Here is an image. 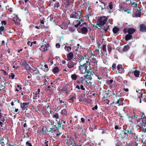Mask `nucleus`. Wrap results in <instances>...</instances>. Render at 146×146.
Segmentation results:
<instances>
[{
    "mask_svg": "<svg viewBox=\"0 0 146 146\" xmlns=\"http://www.w3.org/2000/svg\"><path fill=\"white\" fill-rule=\"evenodd\" d=\"M90 64L85 63L79 65L78 70L81 74H92V71L90 66Z\"/></svg>",
    "mask_w": 146,
    "mask_h": 146,
    "instance_id": "nucleus-1",
    "label": "nucleus"
},
{
    "mask_svg": "<svg viewBox=\"0 0 146 146\" xmlns=\"http://www.w3.org/2000/svg\"><path fill=\"white\" fill-rule=\"evenodd\" d=\"M107 18L105 16L101 17L99 18L97 24L98 26L101 28H103L102 29L104 30L105 32L107 31L109 28V26L107 25H106L105 26H104L107 21Z\"/></svg>",
    "mask_w": 146,
    "mask_h": 146,
    "instance_id": "nucleus-2",
    "label": "nucleus"
},
{
    "mask_svg": "<svg viewBox=\"0 0 146 146\" xmlns=\"http://www.w3.org/2000/svg\"><path fill=\"white\" fill-rule=\"evenodd\" d=\"M75 133L74 135V136H72L70 137L69 140L70 141L71 143L70 144V145H72V143L77 142H80L81 141V140L79 139L78 135H77Z\"/></svg>",
    "mask_w": 146,
    "mask_h": 146,
    "instance_id": "nucleus-3",
    "label": "nucleus"
},
{
    "mask_svg": "<svg viewBox=\"0 0 146 146\" xmlns=\"http://www.w3.org/2000/svg\"><path fill=\"white\" fill-rule=\"evenodd\" d=\"M70 18L76 19H80L81 18V14L80 12H74L70 15Z\"/></svg>",
    "mask_w": 146,
    "mask_h": 146,
    "instance_id": "nucleus-4",
    "label": "nucleus"
},
{
    "mask_svg": "<svg viewBox=\"0 0 146 146\" xmlns=\"http://www.w3.org/2000/svg\"><path fill=\"white\" fill-rule=\"evenodd\" d=\"M49 44H43L41 45L39 49L41 51L42 54L45 52L47 51L49 47Z\"/></svg>",
    "mask_w": 146,
    "mask_h": 146,
    "instance_id": "nucleus-5",
    "label": "nucleus"
},
{
    "mask_svg": "<svg viewBox=\"0 0 146 146\" xmlns=\"http://www.w3.org/2000/svg\"><path fill=\"white\" fill-rule=\"evenodd\" d=\"M130 129L129 128H126V129L124 130V136H121V138L124 139L125 138H128V134L130 133Z\"/></svg>",
    "mask_w": 146,
    "mask_h": 146,
    "instance_id": "nucleus-6",
    "label": "nucleus"
},
{
    "mask_svg": "<svg viewBox=\"0 0 146 146\" xmlns=\"http://www.w3.org/2000/svg\"><path fill=\"white\" fill-rule=\"evenodd\" d=\"M130 135L131 139H134L135 141H138V135H137L136 133L134 132L132 129H130Z\"/></svg>",
    "mask_w": 146,
    "mask_h": 146,
    "instance_id": "nucleus-7",
    "label": "nucleus"
},
{
    "mask_svg": "<svg viewBox=\"0 0 146 146\" xmlns=\"http://www.w3.org/2000/svg\"><path fill=\"white\" fill-rule=\"evenodd\" d=\"M107 11L110 13H111L113 11V4L112 2H110L109 3L108 6L107 8Z\"/></svg>",
    "mask_w": 146,
    "mask_h": 146,
    "instance_id": "nucleus-8",
    "label": "nucleus"
},
{
    "mask_svg": "<svg viewBox=\"0 0 146 146\" xmlns=\"http://www.w3.org/2000/svg\"><path fill=\"white\" fill-rule=\"evenodd\" d=\"M22 66L23 67H24L26 70L32 72V69L29 66V65L27 64L25 61L22 63Z\"/></svg>",
    "mask_w": 146,
    "mask_h": 146,
    "instance_id": "nucleus-9",
    "label": "nucleus"
},
{
    "mask_svg": "<svg viewBox=\"0 0 146 146\" xmlns=\"http://www.w3.org/2000/svg\"><path fill=\"white\" fill-rule=\"evenodd\" d=\"M141 126L142 128L146 127V117L145 116L142 118L140 127H141Z\"/></svg>",
    "mask_w": 146,
    "mask_h": 146,
    "instance_id": "nucleus-10",
    "label": "nucleus"
},
{
    "mask_svg": "<svg viewBox=\"0 0 146 146\" xmlns=\"http://www.w3.org/2000/svg\"><path fill=\"white\" fill-rule=\"evenodd\" d=\"M29 104V102L23 103L21 104V107L22 110H27L28 109V106Z\"/></svg>",
    "mask_w": 146,
    "mask_h": 146,
    "instance_id": "nucleus-11",
    "label": "nucleus"
},
{
    "mask_svg": "<svg viewBox=\"0 0 146 146\" xmlns=\"http://www.w3.org/2000/svg\"><path fill=\"white\" fill-rule=\"evenodd\" d=\"M0 143H6L7 145L8 143V137L6 136L5 139L3 137L0 140Z\"/></svg>",
    "mask_w": 146,
    "mask_h": 146,
    "instance_id": "nucleus-12",
    "label": "nucleus"
},
{
    "mask_svg": "<svg viewBox=\"0 0 146 146\" xmlns=\"http://www.w3.org/2000/svg\"><path fill=\"white\" fill-rule=\"evenodd\" d=\"M76 63L72 61H70L69 62L67 65V67L69 68H71L74 67V66L76 65Z\"/></svg>",
    "mask_w": 146,
    "mask_h": 146,
    "instance_id": "nucleus-13",
    "label": "nucleus"
},
{
    "mask_svg": "<svg viewBox=\"0 0 146 146\" xmlns=\"http://www.w3.org/2000/svg\"><path fill=\"white\" fill-rule=\"evenodd\" d=\"M77 24L74 25V27L76 28H78L79 26H82L83 24L84 23V21L82 19H81L80 21H77Z\"/></svg>",
    "mask_w": 146,
    "mask_h": 146,
    "instance_id": "nucleus-14",
    "label": "nucleus"
},
{
    "mask_svg": "<svg viewBox=\"0 0 146 146\" xmlns=\"http://www.w3.org/2000/svg\"><path fill=\"white\" fill-rule=\"evenodd\" d=\"M63 124H65L66 123V121L61 120V121H59L58 122V127H59L62 126V128H63V127H65V125L64 124H63Z\"/></svg>",
    "mask_w": 146,
    "mask_h": 146,
    "instance_id": "nucleus-15",
    "label": "nucleus"
},
{
    "mask_svg": "<svg viewBox=\"0 0 146 146\" xmlns=\"http://www.w3.org/2000/svg\"><path fill=\"white\" fill-rule=\"evenodd\" d=\"M13 21L17 25H19L20 24L19 22L21 21V19H19L17 16H16L13 19Z\"/></svg>",
    "mask_w": 146,
    "mask_h": 146,
    "instance_id": "nucleus-16",
    "label": "nucleus"
},
{
    "mask_svg": "<svg viewBox=\"0 0 146 146\" xmlns=\"http://www.w3.org/2000/svg\"><path fill=\"white\" fill-rule=\"evenodd\" d=\"M139 28L141 31L142 32H145L146 31V26L144 24L140 25Z\"/></svg>",
    "mask_w": 146,
    "mask_h": 146,
    "instance_id": "nucleus-17",
    "label": "nucleus"
},
{
    "mask_svg": "<svg viewBox=\"0 0 146 146\" xmlns=\"http://www.w3.org/2000/svg\"><path fill=\"white\" fill-rule=\"evenodd\" d=\"M91 74H87L86 75L84 76V77L85 78V80L86 81V82H87V81L89 80H91L92 78L90 76Z\"/></svg>",
    "mask_w": 146,
    "mask_h": 146,
    "instance_id": "nucleus-18",
    "label": "nucleus"
},
{
    "mask_svg": "<svg viewBox=\"0 0 146 146\" xmlns=\"http://www.w3.org/2000/svg\"><path fill=\"white\" fill-rule=\"evenodd\" d=\"M88 30L87 28L85 27H83L81 29V32H80L83 34H86L87 33Z\"/></svg>",
    "mask_w": 146,
    "mask_h": 146,
    "instance_id": "nucleus-19",
    "label": "nucleus"
},
{
    "mask_svg": "<svg viewBox=\"0 0 146 146\" xmlns=\"http://www.w3.org/2000/svg\"><path fill=\"white\" fill-rule=\"evenodd\" d=\"M45 111L46 113H51V108L49 107V104H48V105L45 106Z\"/></svg>",
    "mask_w": 146,
    "mask_h": 146,
    "instance_id": "nucleus-20",
    "label": "nucleus"
},
{
    "mask_svg": "<svg viewBox=\"0 0 146 146\" xmlns=\"http://www.w3.org/2000/svg\"><path fill=\"white\" fill-rule=\"evenodd\" d=\"M73 56V54L72 52L68 53L66 55L67 57L68 60H70L72 59Z\"/></svg>",
    "mask_w": 146,
    "mask_h": 146,
    "instance_id": "nucleus-21",
    "label": "nucleus"
},
{
    "mask_svg": "<svg viewBox=\"0 0 146 146\" xmlns=\"http://www.w3.org/2000/svg\"><path fill=\"white\" fill-rule=\"evenodd\" d=\"M136 30L135 29L133 28H129L127 30L128 33L130 35H132L133 33Z\"/></svg>",
    "mask_w": 146,
    "mask_h": 146,
    "instance_id": "nucleus-22",
    "label": "nucleus"
},
{
    "mask_svg": "<svg viewBox=\"0 0 146 146\" xmlns=\"http://www.w3.org/2000/svg\"><path fill=\"white\" fill-rule=\"evenodd\" d=\"M33 93L34 94L33 96V98L35 99H37V98H38L39 95V94L37 93V92H33Z\"/></svg>",
    "mask_w": 146,
    "mask_h": 146,
    "instance_id": "nucleus-23",
    "label": "nucleus"
},
{
    "mask_svg": "<svg viewBox=\"0 0 146 146\" xmlns=\"http://www.w3.org/2000/svg\"><path fill=\"white\" fill-rule=\"evenodd\" d=\"M95 76L97 77L98 79H97V80H98V82L100 83V84H101V81L102 80V77L100 76H99L96 75H95Z\"/></svg>",
    "mask_w": 146,
    "mask_h": 146,
    "instance_id": "nucleus-24",
    "label": "nucleus"
},
{
    "mask_svg": "<svg viewBox=\"0 0 146 146\" xmlns=\"http://www.w3.org/2000/svg\"><path fill=\"white\" fill-rule=\"evenodd\" d=\"M33 72L34 73L33 74H37L39 73V70L36 68H35V69L34 70L32 69V73Z\"/></svg>",
    "mask_w": 146,
    "mask_h": 146,
    "instance_id": "nucleus-25",
    "label": "nucleus"
},
{
    "mask_svg": "<svg viewBox=\"0 0 146 146\" xmlns=\"http://www.w3.org/2000/svg\"><path fill=\"white\" fill-rule=\"evenodd\" d=\"M119 29L116 27H115L113 29L112 31L114 34H116L119 31Z\"/></svg>",
    "mask_w": 146,
    "mask_h": 146,
    "instance_id": "nucleus-26",
    "label": "nucleus"
},
{
    "mask_svg": "<svg viewBox=\"0 0 146 146\" xmlns=\"http://www.w3.org/2000/svg\"><path fill=\"white\" fill-rule=\"evenodd\" d=\"M78 76L75 74H74L71 75V78L72 80H75L77 79Z\"/></svg>",
    "mask_w": 146,
    "mask_h": 146,
    "instance_id": "nucleus-27",
    "label": "nucleus"
},
{
    "mask_svg": "<svg viewBox=\"0 0 146 146\" xmlns=\"http://www.w3.org/2000/svg\"><path fill=\"white\" fill-rule=\"evenodd\" d=\"M131 35H127L125 36V39L126 40H128L131 38L132 37Z\"/></svg>",
    "mask_w": 146,
    "mask_h": 146,
    "instance_id": "nucleus-28",
    "label": "nucleus"
},
{
    "mask_svg": "<svg viewBox=\"0 0 146 146\" xmlns=\"http://www.w3.org/2000/svg\"><path fill=\"white\" fill-rule=\"evenodd\" d=\"M61 113L63 115L66 116L67 115V111L65 109H63L61 111Z\"/></svg>",
    "mask_w": 146,
    "mask_h": 146,
    "instance_id": "nucleus-29",
    "label": "nucleus"
},
{
    "mask_svg": "<svg viewBox=\"0 0 146 146\" xmlns=\"http://www.w3.org/2000/svg\"><path fill=\"white\" fill-rule=\"evenodd\" d=\"M64 49L66 50L68 52H70L72 49V47L70 46H65L64 47Z\"/></svg>",
    "mask_w": 146,
    "mask_h": 146,
    "instance_id": "nucleus-30",
    "label": "nucleus"
},
{
    "mask_svg": "<svg viewBox=\"0 0 146 146\" xmlns=\"http://www.w3.org/2000/svg\"><path fill=\"white\" fill-rule=\"evenodd\" d=\"M130 2L133 7L135 8L137 7V3L135 2H133L131 1H130Z\"/></svg>",
    "mask_w": 146,
    "mask_h": 146,
    "instance_id": "nucleus-31",
    "label": "nucleus"
},
{
    "mask_svg": "<svg viewBox=\"0 0 146 146\" xmlns=\"http://www.w3.org/2000/svg\"><path fill=\"white\" fill-rule=\"evenodd\" d=\"M78 56L79 57V58H80V59L79 60V65H80L81 64V62L82 60H83L84 59V57L83 56L80 55L79 56V55H78Z\"/></svg>",
    "mask_w": 146,
    "mask_h": 146,
    "instance_id": "nucleus-32",
    "label": "nucleus"
},
{
    "mask_svg": "<svg viewBox=\"0 0 146 146\" xmlns=\"http://www.w3.org/2000/svg\"><path fill=\"white\" fill-rule=\"evenodd\" d=\"M59 69L57 67H56L53 69V72L54 73H57L59 72Z\"/></svg>",
    "mask_w": 146,
    "mask_h": 146,
    "instance_id": "nucleus-33",
    "label": "nucleus"
},
{
    "mask_svg": "<svg viewBox=\"0 0 146 146\" xmlns=\"http://www.w3.org/2000/svg\"><path fill=\"white\" fill-rule=\"evenodd\" d=\"M134 74L135 77H138L139 76V72L136 70L134 72Z\"/></svg>",
    "mask_w": 146,
    "mask_h": 146,
    "instance_id": "nucleus-34",
    "label": "nucleus"
},
{
    "mask_svg": "<svg viewBox=\"0 0 146 146\" xmlns=\"http://www.w3.org/2000/svg\"><path fill=\"white\" fill-rule=\"evenodd\" d=\"M122 101H117L115 103V104H118V106H122L123 105L124 103L122 102Z\"/></svg>",
    "mask_w": 146,
    "mask_h": 146,
    "instance_id": "nucleus-35",
    "label": "nucleus"
},
{
    "mask_svg": "<svg viewBox=\"0 0 146 146\" xmlns=\"http://www.w3.org/2000/svg\"><path fill=\"white\" fill-rule=\"evenodd\" d=\"M123 69L122 65L121 64H119L117 66V70L119 71H121Z\"/></svg>",
    "mask_w": 146,
    "mask_h": 146,
    "instance_id": "nucleus-36",
    "label": "nucleus"
},
{
    "mask_svg": "<svg viewBox=\"0 0 146 146\" xmlns=\"http://www.w3.org/2000/svg\"><path fill=\"white\" fill-rule=\"evenodd\" d=\"M129 49V47L128 45H126L124 46L123 48L124 51H127Z\"/></svg>",
    "mask_w": 146,
    "mask_h": 146,
    "instance_id": "nucleus-37",
    "label": "nucleus"
},
{
    "mask_svg": "<svg viewBox=\"0 0 146 146\" xmlns=\"http://www.w3.org/2000/svg\"><path fill=\"white\" fill-rule=\"evenodd\" d=\"M141 14L139 13H136L134 14V16H133L134 17H140Z\"/></svg>",
    "mask_w": 146,
    "mask_h": 146,
    "instance_id": "nucleus-38",
    "label": "nucleus"
},
{
    "mask_svg": "<svg viewBox=\"0 0 146 146\" xmlns=\"http://www.w3.org/2000/svg\"><path fill=\"white\" fill-rule=\"evenodd\" d=\"M143 95V93L141 92H140L139 93V95H138V97L140 98V100H141V98H142V96Z\"/></svg>",
    "mask_w": 146,
    "mask_h": 146,
    "instance_id": "nucleus-39",
    "label": "nucleus"
},
{
    "mask_svg": "<svg viewBox=\"0 0 146 146\" xmlns=\"http://www.w3.org/2000/svg\"><path fill=\"white\" fill-rule=\"evenodd\" d=\"M44 78L45 82H47L49 81L50 79L49 77L47 76L46 75H45Z\"/></svg>",
    "mask_w": 146,
    "mask_h": 146,
    "instance_id": "nucleus-40",
    "label": "nucleus"
},
{
    "mask_svg": "<svg viewBox=\"0 0 146 146\" xmlns=\"http://www.w3.org/2000/svg\"><path fill=\"white\" fill-rule=\"evenodd\" d=\"M60 101V103L61 104H62V103H63V104H63V105H65V106L68 105V103H66V101Z\"/></svg>",
    "mask_w": 146,
    "mask_h": 146,
    "instance_id": "nucleus-41",
    "label": "nucleus"
},
{
    "mask_svg": "<svg viewBox=\"0 0 146 146\" xmlns=\"http://www.w3.org/2000/svg\"><path fill=\"white\" fill-rule=\"evenodd\" d=\"M122 142L120 141H118L117 143L116 146H121Z\"/></svg>",
    "mask_w": 146,
    "mask_h": 146,
    "instance_id": "nucleus-42",
    "label": "nucleus"
},
{
    "mask_svg": "<svg viewBox=\"0 0 146 146\" xmlns=\"http://www.w3.org/2000/svg\"><path fill=\"white\" fill-rule=\"evenodd\" d=\"M53 117H55L56 119H58L59 118L58 114V113H56L53 115Z\"/></svg>",
    "mask_w": 146,
    "mask_h": 146,
    "instance_id": "nucleus-43",
    "label": "nucleus"
},
{
    "mask_svg": "<svg viewBox=\"0 0 146 146\" xmlns=\"http://www.w3.org/2000/svg\"><path fill=\"white\" fill-rule=\"evenodd\" d=\"M47 132H51V133H52L53 132V128H48H48Z\"/></svg>",
    "mask_w": 146,
    "mask_h": 146,
    "instance_id": "nucleus-44",
    "label": "nucleus"
},
{
    "mask_svg": "<svg viewBox=\"0 0 146 146\" xmlns=\"http://www.w3.org/2000/svg\"><path fill=\"white\" fill-rule=\"evenodd\" d=\"M74 145V146H82V144H81L80 143L76 142L73 143Z\"/></svg>",
    "mask_w": 146,
    "mask_h": 146,
    "instance_id": "nucleus-45",
    "label": "nucleus"
},
{
    "mask_svg": "<svg viewBox=\"0 0 146 146\" xmlns=\"http://www.w3.org/2000/svg\"><path fill=\"white\" fill-rule=\"evenodd\" d=\"M113 80L112 79H110L109 80V81H108V83L109 84H110V86L111 87L112 85V83H113Z\"/></svg>",
    "mask_w": 146,
    "mask_h": 146,
    "instance_id": "nucleus-46",
    "label": "nucleus"
},
{
    "mask_svg": "<svg viewBox=\"0 0 146 146\" xmlns=\"http://www.w3.org/2000/svg\"><path fill=\"white\" fill-rule=\"evenodd\" d=\"M112 68L113 70L115 71L116 68V64H113L112 65Z\"/></svg>",
    "mask_w": 146,
    "mask_h": 146,
    "instance_id": "nucleus-47",
    "label": "nucleus"
},
{
    "mask_svg": "<svg viewBox=\"0 0 146 146\" xmlns=\"http://www.w3.org/2000/svg\"><path fill=\"white\" fill-rule=\"evenodd\" d=\"M60 6L59 3V2L57 3L56 4H54V7L56 8H57Z\"/></svg>",
    "mask_w": 146,
    "mask_h": 146,
    "instance_id": "nucleus-48",
    "label": "nucleus"
},
{
    "mask_svg": "<svg viewBox=\"0 0 146 146\" xmlns=\"http://www.w3.org/2000/svg\"><path fill=\"white\" fill-rule=\"evenodd\" d=\"M15 75L13 73H11V75L9 76V77L11 78L12 79H13L15 77Z\"/></svg>",
    "mask_w": 146,
    "mask_h": 146,
    "instance_id": "nucleus-49",
    "label": "nucleus"
},
{
    "mask_svg": "<svg viewBox=\"0 0 146 146\" xmlns=\"http://www.w3.org/2000/svg\"><path fill=\"white\" fill-rule=\"evenodd\" d=\"M130 10L129 9H125L123 10L124 12H126L127 13H130Z\"/></svg>",
    "mask_w": 146,
    "mask_h": 146,
    "instance_id": "nucleus-50",
    "label": "nucleus"
},
{
    "mask_svg": "<svg viewBox=\"0 0 146 146\" xmlns=\"http://www.w3.org/2000/svg\"><path fill=\"white\" fill-rule=\"evenodd\" d=\"M102 50L104 51H106V45H103L102 46Z\"/></svg>",
    "mask_w": 146,
    "mask_h": 146,
    "instance_id": "nucleus-51",
    "label": "nucleus"
},
{
    "mask_svg": "<svg viewBox=\"0 0 146 146\" xmlns=\"http://www.w3.org/2000/svg\"><path fill=\"white\" fill-rule=\"evenodd\" d=\"M69 31L71 32H74L75 31V29L73 27H70L69 28Z\"/></svg>",
    "mask_w": 146,
    "mask_h": 146,
    "instance_id": "nucleus-52",
    "label": "nucleus"
},
{
    "mask_svg": "<svg viewBox=\"0 0 146 146\" xmlns=\"http://www.w3.org/2000/svg\"><path fill=\"white\" fill-rule=\"evenodd\" d=\"M45 142L44 143V145L45 146H48V141L46 140H45Z\"/></svg>",
    "mask_w": 146,
    "mask_h": 146,
    "instance_id": "nucleus-53",
    "label": "nucleus"
},
{
    "mask_svg": "<svg viewBox=\"0 0 146 146\" xmlns=\"http://www.w3.org/2000/svg\"><path fill=\"white\" fill-rule=\"evenodd\" d=\"M108 50L109 52L110 53L111 50V47L110 46H108Z\"/></svg>",
    "mask_w": 146,
    "mask_h": 146,
    "instance_id": "nucleus-54",
    "label": "nucleus"
},
{
    "mask_svg": "<svg viewBox=\"0 0 146 146\" xmlns=\"http://www.w3.org/2000/svg\"><path fill=\"white\" fill-rule=\"evenodd\" d=\"M43 128H42V130L41 131V132L43 134H45L46 133V131H44V130L43 129Z\"/></svg>",
    "mask_w": 146,
    "mask_h": 146,
    "instance_id": "nucleus-55",
    "label": "nucleus"
},
{
    "mask_svg": "<svg viewBox=\"0 0 146 146\" xmlns=\"http://www.w3.org/2000/svg\"><path fill=\"white\" fill-rule=\"evenodd\" d=\"M98 109V106L97 105H96L94 107L92 108V110H97Z\"/></svg>",
    "mask_w": 146,
    "mask_h": 146,
    "instance_id": "nucleus-56",
    "label": "nucleus"
},
{
    "mask_svg": "<svg viewBox=\"0 0 146 146\" xmlns=\"http://www.w3.org/2000/svg\"><path fill=\"white\" fill-rule=\"evenodd\" d=\"M26 145H28V146H32L31 144L28 141L26 142Z\"/></svg>",
    "mask_w": 146,
    "mask_h": 146,
    "instance_id": "nucleus-57",
    "label": "nucleus"
},
{
    "mask_svg": "<svg viewBox=\"0 0 146 146\" xmlns=\"http://www.w3.org/2000/svg\"><path fill=\"white\" fill-rule=\"evenodd\" d=\"M66 3H67V5H69L71 3V2L70 1V0H66Z\"/></svg>",
    "mask_w": 146,
    "mask_h": 146,
    "instance_id": "nucleus-58",
    "label": "nucleus"
},
{
    "mask_svg": "<svg viewBox=\"0 0 146 146\" xmlns=\"http://www.w3.org/2000/svg\"><path fill=\"white\" fill-rule=\"evenodd\" d=\"M1 24L2 25H5L6 24V21L5 20L3 21H1Z\"/></svg>",
    "mask_w": 146,
    "mask_h": 146,
    "instance_id": "nucleus-59",
    "label": "nucleus"
},
{
    "mask_svg": "<svg viewBox=\"0 0 146 146\" xmlns=\"http://www.w3.org/2000/svg\"><path fill=\"white\" fill-rule=\"evenodd\" d=\"M27 44L30 46H31L32 45V43L30 41H28L27 43Z\"/></svg>",
    "mask_w": 146,
    "mask_h": 146,
    "instance_id": "nucleus-60",
    "label": "nucleus"
},
{
    "mask_svg": "<svg viewBox=\"0 0 146 146\" xmlns=\"http://www.w3.org/2000/svg\"><path fill=\"white\" fill-rule=\"evenodd\" d=\"M56 47L57 48H59L60 47V44L59 43H57L56 44Z\"/></svg>",
    "mask_w": 146,
    "mask_h": 146,
    "instance_id": "nucleus-61",
    "label": "nucleus"
},
{
    "mask_svg": "<svg viewBox=\"0 0 146 146\" xmlns=\"http://www.w3.org/2000/svg\"><path fill=\"white\" fill-rule=\"evenodd\" d=\"M80 89L83 90H85V89L84 88V86L83 85H81L80 87Z\"/></svg>",
    "mask_w": 146,
    "mask_h": 146,
    "instance_id": "nucleus-62",
    "label": "nucleus"
},
{
    "mask_svg": "<svg viewBox=\"0 0 146 146\" xmlns=\"http://www.w3.org/2000/svg\"><path fill=\"white\" fill-rule=\"evenodd\" d=\"M17 86L18 88H19V90L21 89L22 88L20 84H17Z\"/></svg>",
    "mask_w": 146,
    "mask_h": 146,
    "instance_id": "nucleus-63",
    "label": "nucleus"
},
{
    "mask_svg": "<svg viewBox=\"0 0 146 146\" xmlns=\"http://www.w3.org/2000/svg\"><path fill=\"white\" fill-rule=\"evenodd\" d=\"M1 120L3 122H4L5 123L6 122V121L5 120V119L4 118H2Z\"/></svg>",
    "mask_w": 146,
    "mask_h": 146,
    "instance_id": "nucleus-64",
    "label": "nucleus"
}]
</instances>
